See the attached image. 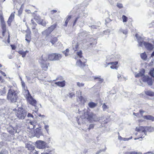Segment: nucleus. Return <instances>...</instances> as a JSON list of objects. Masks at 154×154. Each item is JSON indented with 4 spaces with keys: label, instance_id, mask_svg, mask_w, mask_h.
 <instances>
[{
    "label": "nucleus",
    "instance_id": "nucleus-1",
    "mask_svg": "<svg viewBox=\"0 0 154 154\" xmlns=\"http://www.w3.org/2000/svg\"><path fill=\"white\" fill-rule=\"evenodd\" d=\"M22 87L24 91V96L27 102L30 105L35 106L37 101L34 99L30 94L29 91L27 89V87L26 86L25 82L22 81L21 82Z\"/></svg>",
    "mask_w": 154,
    "mask_h": 154
},
{
    "label": "nucleus",
    "instance_id": "nucleus-2",
    "mask_svg": "<svg viewBox=\"0 0 154 154\" xmlns=\"http://www.w3.org/2000/svg\"><path fill=\"white\" fill-rule=\"evenodd\" d=\"M7 98L11 102H15L18 98L17 94L15 90L10 89L8 93Z\"/></svg>",
    "mask_w": 154,
    "mask_h": 154
},
{
    "label": "nucleus",
    "instance_id": "nucleus-3",
    "mask_svg": "<svg viewBox=\"0 0 154 154\" xmlns=\"http://www.w3.org/2000/svg\"><path fill=\"white\" fill-rule=\"evenodd\" d=\"M62 57L61 54L56 53H52L47 56V60L50 61L60 60Z\"/></svg>",
    "mask_w": 154,
    "mask_h": 154
},
{
    "label": "nucleus",
    "instance_id": "nucleus-4",
    "mask_svg": "<svg viewBox=\"0 0 154 154\" xmlns=\"http://www.w3.org/2000/svg\"><path fill=\"white\" fill-rule=\"evenodd\" d=\"M13 111H16V115L19 119H24L26 114L23 108L19 107L17 110L16 109H13Z\"/></svg>",
    "mask_w": 154,
    "mask_h": 154
},
{
    "label": "nucleus",
    "instance_id": "nucleus-5",
    "mask_svg": "<svg viewBox=\"0 0 154 154\" xmlns=\"http://www.w3.org/2000/svg\"><path fill=\"white\" fill-rule=\"evenodd\" d=\"M57 26V23H56L48 27L43 32L45 33L47 36H48L56 28Z\"/></svg>",
    "mask_w": 154,
    "mask_h": 154
},
{
    "label": "nucleus",
    "instance_id": "nucleus-6",
    "mask_svg": "<svg viewBox=\"0 0 154 154\" xmlns=\"http://www.w3.org/2000/svg\"><path fill=\"white\" fill-rule=\"evenodd\" d=\"M0 20L1 22L2 29V35L3 36H4L5 33L6 32V25L2 14L0 15Z\"/></svg>",
    "mask_w": 154,
    "mask_h": 154
},
{
    "label": "nucleus",
    "instance_id": "nucleus-7",
    "mask_svg": "<svg viewBox=\"0 0 154 154\" xmlns=\"http://www.w3.org/2000/svg\"><path fill=\"white\" fill-rule=\"evenodd\" d=\"M36 147L39 149H44L46 145V143L44 141L41 140L37 141L35 142Z\"/></svg>",
    "mask_w": 154,
    "mask_h": 154
},
{
    "label": "nucleus",
    "instance_id": "nucleus-8",
    "mask_svg": "<svg viewBox=\"0 0 154 154\" xmlns=\"http://www.w3.org/2000/svg\"><path fill=\"white\" fill-rule=\"evenodd\" d=\"M86 62L87 60L83 58L82 60L80 59L78 60L76 62V64L81 68H83L85 66Z\"/></svg>",
    "mask_w": 154,
    "mask_h": 154
},
{
    "label": "nucleus",
    "instance_id": "nucleus-9",
    "mask_svg": "<svg viewBox=\"0 0 154 154\" xmlns=\"http://www.w3.org/2000/svg\"><path fill=\"white\" fill-rule=\"evenodd\" d=\"M142 79L143 82H147L149 85H151L152 84V80L148 76H145L144 75L142 77Z\"/></svg>",
    "mask_w": 154,
    "mask_h": 154
},
{
    "label": "nucleus",
    "instance_id": "nucleus-10",
    "mask_svg": "<svg viewBox=\"0 0 154 154\" xmlns=\"http://www.w3.org/2000/svg\"><path fill=\"white\" fill-rule=\"evenodd\" d=\"M36 17H36H35L34 19L39 24L42 25L44 26H46L47 23L45 20L42 19H41L39 17Z\"/></svg>",
    "mask_w": 154,
    "mask_h": 154
},
{
    "label": "nucleus",
    "instance_id": "nucleus-11",
    "mask_svg": "<svg viewBox=\"0 0 154 154\" xmlns=\"http://www.w3.org/2000/svg\"><path fill=\"white\" fill-rule=\"evenodd\" d=\"M86 116L85 117L89 121L92 120L93 118L96 116V115L92 112H90L87 111L86 112Z\"/></svg>",
    "mask_w": 154,
    "mask_h": 154
},
{
    "label": "nucleus",
    "instance_id": "nucleus-12",
    "mask_svg": "<svg viewBox=\"0 0 154 154\" xmlns=\"http://www.w3.org/2000/svg\"><path fill=\"white\" fill-rule=\"evenodd\" d=\"M58 39L57 37L54 35H51L50 37V42L51 43L52 45L55 44L58 41Z\"/></svg>",
    "mask_w": 154,
    "mask_h": 154
},
{
    "label": "nucleus",
    "instance_id": "nucleus-13",
    "mask_svg": "<svg viewBox=\"0 0 154 154\" xmlns=\"http://www.w3.org/2000/svg\"><path fill=\"white\" fill-rule=\"evenodd\" d=\"M118 61L112 62L107 63L108 65L111 64L112 66H110V68L112 69H117L118 68Z\"/></svg>",
    "mask_w": 154,
    "mask_h": 154
},
{
    "label": "nucleus",
    "instance_id": "nucleus-14",
    "mask_svg": "<svg viewBox=\"0 0 154 154\" xmlns=\"http://www.w3.org/2000/svg\"><path fill=\"white\" fill-rule=\"evenodd\" d=\"M143 44L145 48L148 50H152L153 48V45L151 43L144 42H143Z\"/></svg>",
    "mask_w": 154,
    "mask_h": 154
},
{
    "label": "nucleus",
    "instance_id": "nucleus-15",
    "mask_svg": "<svg viewBox=\"0 0 154 154\" xmlns=\"http://www.w3.org/2000/svg\"><path fill=\"white\" fill-rule=\"evenodd\" d=\"M146 127L139 126L138 127H136L135 128L136 131L144 133L146 132Z\"/></svg>",
    "mask_w": 154,
    "mask_h": 154
},
{
    "label": "nucleus",
    "instance_id": "nucleus-16",
    "mask_svg": "<svg viewBox=\"0 0 154 154\" xmlns=\"http://www.w3.org/2000/svg\"><path fill=\"white\" fill-rule=\"evenodd\" d=\"M145 73V70L144 69H142L139 73L135 75L136 78H138L139 77H143Z\"/></svg>",
    "mask_w": 154,
    "mask_h": 154
},
{
    "label": "nucleus",
    "instance_id": "nucleus-17",
    "mask_svg": "<svg viewBox=\"0 0 154 154\" xmlns=\"http://www.w3.org/2000/svg\"><path fill=\"white\" fill-rule=\"evenodd\" d=\"M43 135L42 132L41 131V129L39 128H37L36 129V131L35 134H34V136H36L39 138L40 135Z\"/></svg>",
    "mask_w": 154,
    "mask_h": 154
},
{
    "label": "nucleus",
    "instance_id": "nucleus-18",
    "mask_svg": "<svg viewBox=\"0 0 154 154\" xmlns=\"http://www.w3.org/2000/svg\"><path fill=\"white\" fill-rule=\"evenodd\" d=\"M25 147L27 148L29 151L34 150L35 149V147L32 144L29 143H27L26 144Z\"/></svg>",
    "mask_w": 154,
    "mask_h": 154
},
{
    "label": "nucleus",
    "instance_id": "nucleus-19",
    "mask_svg": "<svg viewBox=\"0 0 154 154\" xmlns=\"http://www.w3.org/2000/svg\"><path fill=\"white\" fill-rule=\"evenodd\" d=\"M55 84L61 87H64L66 84L65 81H63L62 82H55Z\"/></svg>",
    "mask_w": 154,
    "mask_h": 154
},
{
    "label": "nucleus",
    "instance_id": "nucleus-20",
    "mask_svg": "<svg viewBox=\"0 0 154 154\" xmlns=\"http://www.w3.org/2000/svg\"><path fill=\"white\" fill-rule=\"evenodd\" d=\"M31 32H29L28 34L26 35L25 36V40L28 43H30L31 40Z\"/></svg>",
    "mask_w": 154,
    "mask_h": 154
},
{
    "label": "nucleus",
    "instance_id": "nucleus-21",
    "mask_svg": "<svg viewBox=\"0 0 154 154\" xmlns=\"http://www.w3.org/2000/svg\"><path fill=\"white\" fill-rule=\"evenodd\" d=\"M143 118L144 119L151 120L152 121H154V117L151 115H148L144 116H143Z\"/></svg>",
    "mask_w": 154,
    "mask_h": 154
},
{
    "label": "nucleus",
    "instance_id": "nucleus-22",
    "mask_svg": "<svg viewBox=\"0 0 154 154\" xmlns=\"http://www.w3.org/2000/svg\"><path fill=\"white\" fill-rule=\"evenodd\" d=\"M41 67L43 69L46 70L48 68V66L47 65L46 62L44 61L43 62L41 63Z\"/></svg>",
    "mask_w": 154,
    "mask_h": 154
},
{
    "label": "nucleus",
    "instance_id": "nucleus-23",
    "mask_svg": "<svg viewBox=\"0 0 154 154\" xmlns=\"http://www.w3.org/2000/svg\"><path fill=\"white\" fill-rule=\"evenodd\" d=\"M18 52L19 54L22 55V57H24L26 56V53H29V51H24L23 50H20L18 51Z\"/></svg>",
    "mask_w": 154,
    "mask_h": 154
},
{
    "label": "nucleus",
    "instance_id": "nucleus-24",
    "mask_svg": "<svg viewBox=\"0 0 154 154\" xmlns=\"http://www.w3.org/2000/svg\"><path fill=\"white\" fill-rule=\"evenodd\" d=\"M140 56L141 58L143 60H147V56L145 52L141 53L140 54Z\"/></svg>",
    "mask_w": 154,
    "mask_h": 154
},
{
    "label": "nucleus",
    "instance_id": "nucleus-25",
    "mask_svg": "<svg viewBox=\"0 0 154 154\" xmlns=\"http://www.w3.org/2000/svg\"><path fill=\"white\" fill-rule=\"evenodd\" d=\"M88 106L90 108H93L97 106V103L91 102L88 103Z\"/></svg>",
    "mask_w": 154,
    "mask_h": 154
},
{
    "label": "nucleus",
    "instance_id": "nucleus-26",
    "mask_svg": "<svg viewBox=\"0 0 154 154\" xmlns=\"http://www.w3.org/2000/svg\"><path fill=\"white\" fill-rule=\"evenodd\" d=\"M145 93L147 96L151 97L154 96V92L149 90L145 91Z\"/></svg>",
    "mask_w": 154,
    "mask_h": 154
},
{
    "label": "nucleus",
    "instance_id": "nucleus-27",
    "mask_svg": "<svg viewBox=\"0 0 154 154\" xmlns=\"http://www.w3.org/2000/svg\"><path fill=\"white\" fill-rule=\"evenodd\" d=\"M72 17L71 15H68L66 17V19L65 21V23L64 24V26H67L69 20H70Z\"/></svg>",
    "mask_w": 154,
    "mask_h": 154
},
{
    "label": "nucleus",
    "instance_id": "nucleus-28",
    "mask_svg": "<svg viewBox=\"0 0 154 154\" xmlns=\"http://www.w3.org/2000/svg\"><path fill=\"white\" fill-rule=\"evenodd\" d=\"M14 13H12L8 20V22L9 23V22H10V23L13 20L14 18Z\"/></svg>",
    "mask_w": 154,
    "mask_h": 154
},
{
    "label": "nucleus",
    "instance_id": "nucleus-29",
    "mask_svg": "<svg viewBox=\"0 0 154 154\" xmlns=\"http://www.w3.org/2000/svg\"><path fill=\"white\" fill-rule=\"evenodd\" d=\"M94 80H97V81L100 83H102L103 81V79L100 78V77H94Z\"/></svg>",
    "mask_w": 154,
    "mask_h": 154
},
{
    "label": "nucleus",
    "instance_id": "nucleus-30",
    "mask_svg": "<svg viewBox=\"0 0 154 154\" xmlns=\"http://www.w3.org/2000/svg\"><path fill=\"white\" fill-rule=\"evenodd\" d=\"M146 130L149 132H152L154 131V128L153 127H146Z\"/></svg>",
    "mask_w": 154,
    "mask_h": 154
},
{
    "label": "nucleus",
    "instance_id": "nucleus-31",
    "mask_svg": "<svg viewBox=\"0 0 154 154\" xmlns=\"http://www.w3.org/2000/svg\"><path fill=\"white\" fill-rule=\"evenodd\" d=\"M154 68L152 69L149 71V75L152 77L154 78Z\"/></svg>",
    "mask_w": 154,
    "mask_h": 154
},
{
    "label": "nucleus",
    "instance_id": "nucleus-32",
    "mask_svg": "<svg viewBox=\"0 0 154 154\" xmlns=\"http://www.w3.org/2000/svg\"><path fill=\"white\" fill-rule=\"evenodd\" d=\"M31 24H32L33 25V26L32 27V29H35L36 26H37V24L35 23L33 19L31 20Z\"/></svg>",
    "mask_w": 154,
    "mask_h": 154
},
{
    "label": "nucleus",
    "instance_id": "nucleus-33",
    "mask_svg": "<svg viewBox=\"0 0 154 154\" xmlns=\"http://www.w3.org/2000/svg\"><path fill=\"white\" fill-rule=\"evenodd\" d=\"M34 124V122H29V124H30V125L33 126L32 127H31V131L33 132L34 131V129L35 127V125Z\"/></svg>",
    "mask_w": 154,
    "mask_h": 154
},
{
    "label": "nucleus",
    "instance_id": "nucleus-34",
    "mask_svg": "<svg viewBox=\"0 0 154 154\" xmlns=\"http://www.w3.org/2000/svg\"><path fill=\"white\" fill-rule=\"evenodd\" d=\"M80 101L82 103H84L86 102V100L82 96H80L79 97Z\"/></svg>",
    "mask_w": 154,
    "mask_h": 154
},
{
    "label": "nucleus",
    "instance_id": "nucleus-35",
    "mask_svg": "<svg viewBox=\"0 0 154 154\" xmlns=\"http://www.w3.org/2000/svg\"><path fill=\"white\" fill-rule=\"evenodd\" d=\"M76 54L79 56L80 58H81L82 57V53L81 50H80L77 52Z\"/></svg>",
    "mask_w": 154,
    "mask_h": 154
},
{
    "label": "nucleus",
    "instance_id": "nucleus-36",
    "mask_svg": "<svg viewBox=\"0 0 154 154\" xmlns=\"http://www.w3.org/2000/svg\"><path fill=\"white\" fill-rule=\"evenodd\" d=\"M69 51V49L67 48L65 51H63V53L66 56H67L68 55Z\"/></svg>",
    "mask_w": 154,
    "mask_h": 154
},
{
    "label": "nucleus",
    "instance_id": "nucleus-37",
    "mask_svg": "<svg viewBox=\"0 0 154 154\" xmlns=\"http://www.w3.org/2000/svg\"><path fill=\"white\" fill-rule=\"evenodd\" d=\"M102 107L103 111H105L109 108V107L105 103L103 104Z\"/></svg>",
    "mask_w": 154,
    "mask_h": 154
},
{
    "label": "nucleus",
    "instance_id": "nucleus-38",
    "mask_svg": "<svg viewBox=\"0 0 154 154\" xmlns=\"http://www.w3.org/2000/svg\"><path fill=\"white\" fill-rule=\"evenodd\" d=\"M122 19L123 22H126L128 20V18L125 15H123L122 16Z\"/></svg>",
    "mask_w": 154,
    "mask_h": 154
},
{
    "label": "nucleus",
    "instance_id": "nucleus-39",
    "mask_svg": "<svg viewBox=\"0 0 154 154\" xmlns=\"http://www.w3.org/2000/svg\"><path fill=\"white\" fill-rule=\"evenodd\" d=\"M79 46V45L78 43H77V44L75 45V47H73V49L74 51H76L78 50Z\"/></svg>",
    "mask_w": 154,
    "mask_h": 154
},
{
    "label": "nucleus",
    "instance_id": "nucleus-40",
    "mask_svg": "<svg viewBox=\"0 0 154 154\" xmlns=\"http://www.w3.org/2000/svg\"><path fill=\"white\" fill-rule=\"evenodd\" d=\"M77 85L79 87H81L83 86L84 85V84L80 83L79 82H77Z\"/></svg>",
    "mask_w": 154,
    "mask_h": 154
},
{
    "label": "nucleus",
    "instance_id": "nucleus-41",
    "mask_svg": "<svg viewBox=\"0 0 154 154\" xmlns=\"http://www.w3.org/2000/svg\"><path fill=\"white\" fill-rule=\"evenodd\" d=\"M38 151H36L35 150H31L29 152V154H36V152H37Z\"/></svg>",
    "mask_w": 154,
    "mask_h": 154
},
{
    "label": "nucleus",
    "instance_id": "nucleus-42",
    "mask_svg": "<svg viewBox=\"0 0 154 154\" xmlns=\"http://www.w3.org/2000/svg\"><path fill=\"white\" fill-rule=\"evenodd\" d=\"M94 127V124H90L89 126V127L88 128L89 130H90L91 129L93 128Z\"/></svg>",
    "mask_w": 154,
    "mask_h": 154
},
{
    "label": "nucleus",
    "instance_id": "nucleus-43",
    "mask_svg": "<svg viewBox=\"0 0 154 154\" xmlns=\"http://www.w3.org/2000/svg\"><path fill=\"white\" fill-rule=\"evenodd\" d=\"M117 6L120 8H122L123 7L122 5L120 3H117Z\"/></svg>",
    "mask_w": 154,
    "mask_h": 154
},
{
    "label": "nucleus",
    "instance_id": "nucleus-44",
    "mask_svg": "<svg viewBox=\"0 0 154 154\" xmlns=\"http://www.w3.org/2000/svg\"><path fill=\"white\" fill-rule=\"evenodd\" d=\"M79 18V17H77L75 19V20L74 22V23H73V26H74L75 25L78 19Z\"/></svg>",
    "mask_w": 154,
    "mask_h": 154
},
{
    "label": "nucleus",
    "instance_id": "nucleus-45",
    "mask_svg": "<svg viewBox=\"0 0 154 154\" xmlns=\"http://www.w3.org/2000/svg\"><path fill=\"white\" fill-rule=\"evenodd\" d=\"M51 151L50 150H48L46 152L42 153L41 154H50L51 153Z\"/></svg>",
    "mask_w": 154,
    "mask_h": 154
},
{
    "label": "nucleus",
    "instance_id": "nucleus-46",
    "mask_svg": "<svg viewBox=\"0 0 154 154\" xmlns=\"http://www.w3.org/2000/svg\"><path fill=\"white\" fill-rule=\"evenodd\" d=\"M11 47L12 49V50H15L16 48V46L14 45H11Z\"/></svg>",
    "mask_w": 154,
    "mask_h": 154
},
{
    "label": "nucleus",
    "instance_id": "nucleus-47",
    "mask_svg": "<svg viewBox=\"0 0 154 154\" xmlns=\"http://www.w3.org/2000/svg\"><path fill=\"white\" fill-rule=\"evenodd\" d=\"M7 42L8 43H9L10 42V35L9 32H8V38L7 39Z\"/></svg>",
    "mask_w": 154,
    "mask_h": 154
},
{
    "label": "nucleus",
    "instance_id": "nucleus-48",
    "mask_svg": "<svg viewBox=\"0 0 154 154\" xmlns=\"http://www.w3.org/2000/svg\"><path fill=\"white\" fill-rule=\"evenodd\" d=\"M57 11L55 10H51V13L52 14H53L54 13H55L57 12Z\"/></svg>",
    "mask_w": 154,
    "mask_h": 154
},
{
    "label": "nucleus",
    "instance_id": "nucleus-49",
    "mask_svg": "<svg viewBox=\"0 0 154 154\" xmlns=\"http://www.w3.org/2000/svg\"><path fill=\"white\" fill-rule=\"evenodd\" d=\"M48 128H49V126L48 125H45V129L46 130L47 132H48Z\"/></svg>",
    "mask_w": 154,
    "mask_h": 154
},
{
    "label": "nucleus",
    "instance_id": "nucleus-50",
    "mask_svg": "<svg viewBox=\"0 0 154 154\" xmlns=\"http://www.w3.org/2000/svg\"><path fill=\"white\" fill-rule=\"evenodd\" d=\"M27 116L29 117H31L32 118L34 117L33 116L32 114H31L30 113H29L28 114Z\"/></svg>",
    "mask_w": 154,
    "mask_h": 154
},
{
    "label": "nucleus",
    "instance_id": "nucleus-51",
    "mask_svg": "<svg viewBox=\"0 0 154 154\" xmlns=\"http://www.w3.org/2000/svg\"><path fill=\"white\" fill-rule=\"evenodd\" d=\"M74 95L75 94L72 93L69 94V97L71 98H72L73 96H74Z\"/></svg>",
    "mask_w": 154,
    "mask_h": 154
},
{
    "label": "nucleus",
    "instance_id": "nucleus-52",
    "mask_svg": "<svg viewBox=\"0 0 154 154\" xmlns=\"http://www.w3.org/2000/svg\"><path fill=\"white\" fill-rule=\"evenodd\" d=\"M0 72L2 74V75H3L4 76H6V74H5V73L3 72V71H0Z\"/></svg>",
    "mask_w": 154,
    "mask_h": 154
},
{
    "label": "nucleus",
    "instance_id": "nucleus-53",
    "mask_svg": "<svg viewBox=\"0 0 154 154\" xmlns=\"http://www.w3.org/2000/svg\"><path fill=\"white\" fill-rule=\"evenodd\" d=\"M22 10H21L20 9L18 11V14L19 15H20L22 13Z\"/></svg>",
    "mask_w": 154,
    "mask_h": 154
},
{
    "label": "nucleus",
    "instance_id": "nucleus-54",
    "mask_svg": "<svg viewBox=\"0 0 154 154\" xmlns=\"http://www.w3.org/2000/svg\"><path fill=\"white\" fill-rule=\"evenodd\" d=\"M144 112V111H143V110H141V109L140 110H139V112L142 115L143 113Z\"/></svg>",
    "mask_w": 154,
    "mask_h": 154
},
{
    "label": "nucleus",
    "instance_id": "nucleus-55",
    "mask_svg": "<svg viewBox=\"0 0 154 154\" xmlns=\"http://www.w3.org/2000/svg\"><path fill=\"white\" fill-rule=\"evenodd\" d=\"M11 128H13V130H12V131H9V133H10V134H13V133H14V128H13V127H11Z\"/></svg>",
    "mask_w": 154,
    "mask_h": 154
},
{
    "label": "nucleus",
    "instance_id": "nucleus-56",
    "mask_svg": "<svg viewBox=\"0 0 154 154\" xmlns=\"http://www.w3.org/2000/svg\"><path fill=\"white\" fill-rule=\"evenodd\" d=\"M133 114L136 116H138L139 115V113H135L134 112Z\"/></svg>",
    "mask_w": 154,
    "mask_h": 154
},
{
    "label": "nucleus",
    "instance_id": "nucleus-57",
    "mask_svg": "<svg viewBox=\"0 0 154 154\" xmlns=\"http://www.w3.org/2000/svg\"><path fill=\"white\" fill-rule=\"evenodd\" d=\"M118 138L119 140H122L123 138L122 137L120 136H119Z\"/></svg>",
    "mask_w": 154,
    "mask_h": 154
},
{
    "label": "nucleus",
    "instance_id": "nucleus-58",
    "mask_svg": "<svg viewBox=\"0 0 154 154\" xmlns=\"http://www.w3.org/2000/svg\"><path fill=\"white\" fill-rule=\"evenodd\" d=\"M130 153L131 154H137V153L135 152H131Z\"/></svg>",
    "mask_w": 154,
    "mask_h": 154
},
{
    "label": "nucleus",
    "instance_id": "nucleus-59",
    "mask_svg": "<svg viewBox=\"0 0 154 154\" xmlns=\"http://www.w3.org/2000/svg\"><path fill=\"white\" fill-rule=\"evenodd\" d=\"M103 124H106L108 122V121H106V120H104V121H103Z\"/></svg>",
    "mask_w": 154,
    "mask_h": 154
},
{
    "label": "nucleus",
    "instance_id": "nucleus-60",
    "mask_svg": "<svg viewBox=\"0 0 154 154\" xmlns=\"http://www.w3.org/2000/svg\"><path fill=\"white\" fill-rule=\"evenodd\" d=\"M153 56H154V51L152 52L151 55V57H152Z\"/></svg>",
    "mask_w": 154,
    "mask_h": 154
},
{
    "label": "nucleus",
    "instance_id": "nucleus-61",
    "mask_svg": "<svg viewBox=\"0 0 154 154\" xmlns=\"http://www.w3.org/2000/svg\"><path fill=\"white\" fill-rule=\"evenodd\" d=\"M125 154H131L130 152H127L125 153Z\"/></svg>",
    "mask_w": 154,
    "mask_h": 154
},
{
    "label": "nucleus",
    "instance_id": "nucleus-62",
    "mask_svg": "<svg viewBox=\"0 0 154 154\" xmlns=\"http://www.w3.org/2000/svg\"><path fill=\"white\" fill-rule=\"evenodd\" d=\"M122 140H123L124 141L126 140V138H123V139H122Z\"/></svg>",
    "mask_w": 154,
    "mask_h": 154
},
{
    "label": "nucleus",
    "instance_id": "nucleus-63",
    "mask_svg": "<svg viewBox=\"0 0 154 154\" xmlns=\"http://www.w3.org/2000/svg\"><path fill=\"white\" fill-rule=\"evenodd\" d=\"M94 44L93 42H90V45H93Z\"/></svg>",
    "mask_w": 154,
    "mask_h": 154
},
{
    "label": "nucleus",
    "instance_id": "nucleus-64",
    "mask_svg": "<svg viewBox=\"0 0 154 154\" xmlns=\"http://www.w3.org/2000/svg\"><path fill=\"white\" fill-rule=\"evenodd\" d=\"M38 29H36V32H35V34H36L37 33H38Z\"/></svg>",
    "mask_w": 154,
    "mask_h": 154
}]
</instances>
